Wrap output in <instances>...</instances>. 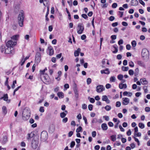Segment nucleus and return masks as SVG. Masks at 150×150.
Here are the masks:
<instances>
[{
	"mask_svg": "<svg viewBox=\"0 0 150 150\" xmlns=\"http://www.w3.org/2000/svg\"><path fill=\"white\" fill-rule=\"evenodd\" d=\"M30 115V110L27 108H25L23 110L22 113V118L25 121L28 120Z\"/></svg>",
	"mask_w": 150,
	"mask_h": 150,
	"instance_id": "1",
	"label": "nucleus"
},
{
	"mask_svg": "<svg viewBox=\"0 0 150 150\" xmlns=\"http://www.w3.org/2000/svg\"><path fill=\"white\" fill-rule=\"evenodd\" d=\"M24 13L23 11L21 10L19 13L18 17V22L19 25L22 27L23 25V22L24 20Z\"/></svg>",
	"mask_w": 150,
	"mask_h": 150,
	"instance_id": "2",
	"label": "nucleus"
},
{
	"mask_svg": "<svg viewBox=\"0 0 150 150\" xmlns=\"http://www.w3.org/2000/svg\"><path fill=\"white\" fill-rule=\"evenodd\" d=\"M39 144V136H35L33 139L32 142V146L34 149H36Z\"/></svg>",
	"mask_w": 150,
	"mask_h": 150,
	"instance_id": "3",
	"label": "nucleus"
},
{
	"mask_svg": "<svg viewBox=\"0 0 150 150\" xmlns=\"http://www.w3.org/2000/svg\"><path fill=\"white\" fill-rule=\"evenodd\" d=\"M149 51L146 48L143 49L142 52V56L144 60H147L149 57Z\"/></svg>",
	"mask_w": 150,
	"mask_h": 150,
	"instance_id": "4",
	"label": "nucleus"
},
{
	"mask_svg": "<svg viewBox=\"0 0 150 150\" xmlns=\"http://www.w3.org/2000/svg\"><path fill=\"white\" fill-rule=\"evenodd\" d=\"M48 137L47 133L45 131L42 132L40 135V140L41 142H44L47 139Z\"/></svg>",
	"mask_w": 150,
	"mask_h": 150,
	"instance_id": "5",
	"label": "nucleus"
},
{
	"mask_svg": "<svg viewBox=\"0 0 150 150\" xmlns=\"http://www.w3.org/2000/svg\"><path fill=\"white\" fill-rule=\"evenodd\" d=\"M16 42L15 41H12V40H9L6 43V46L7 47H12L13 49V47L16 45Z\"/></svg>",
	"mask_w": 150,
	"mask_h": 150,
	"instance_id": "6",
	"label": "nucleus"
},
{
	"mask_svg": "<svg viewBox=\"0 0 150 150\" xmlns=\"http://www.w3.org/2000/svg\"><path fill=\"white\" fill-rule=\"evenodd\" d=\"M78 27L79 30L77 31V33L79 34H81L84 29L83 24L81 23H79L78 25Z\"/></svg>",
	"mask_w": 150,
	"mask_h": 150,
	"instance_id": "7",
	"label": "nucleus"
},
{
	"mask_svg": "<svg viewBox=\"0 0 150 150\" xmlns=\"http://www.w3.org/2000/svg\"><path fill=\"white\" fill-rule=\"evenodd\" d=\"M41 60V54L39 52L36 54L35 57V62L37 64L39 63Z\"/></svg>",
	"mask_w": 150,
	"mask_h": 150,
	"instance_id": "8",
	"label": "nucleus"
},
{
	"mask_svg": "<svg viewBox=\"0 0 150 150\" xmlns=\"http://www.w3.org/2000/svg\"><path fill=\"white\" fill-rule=\"evenodd\" d=\"M105 89V88L102 85H99L96 87V91L98 93L103 91Z\"/></svg>",
	"mask_w": 150,
	"mask_h": 150,
	"instance_id": "9",
	"label": "nucleus"
},
{
	"mask_svg": "<svg viewBox=\"0 0 150 150\" xmlns=\"http://www.w3.org/2000/svg\"><path fill=\"white\" fill-rule=\"evenodd\" d=\"M122 104L124 105L128 104L129 101V99L127 98H122Z\"/></svg>",
	"mask_w": 150,
	"mask_h": 150,
	"instance_id": "10",
	"label": "nucleus"
},
{
	"mask_svg": "<svg viewBox=\"0 0 150 150\" xmlns=\"http://www.w3.org/2000/svg\"><path fill=\"white\" fill-rule=\"evenodd\" d=\"M140 81L141 83L143 85H146L148 83V81L146 80L145 78L140 79Z\"/></svg>",
	"mask_w": 150,
	"mask_h": 150,
	"instance_id": "11",
	"label": "nucleus"
},
{
	"mask_svg": "<svg viewBox=\"0 0 150 150\" xmlns=\"http://www.w3.org/2000/svg\"><path fill=\"white\" fill-rule=\"evenodd\" d=\"M11 49L12 48L10 47H8V48L5 50V53L6 54L12 53V51L11 50Z\"/></svg>",
	"mask_w": 150,
	"mask_h": 150,
	"instance_id": "12",
	"label": "nucleus"
},
{
	"mask_svg": "<svg viewBox=\"0 0 150 150\" xmlns=\"http://www.w3.org/2000/svg\"><path fill=\"white\" fill-rule=\"evenodd\" d=\"M48 51H49V54L51 56L54 53V50L53 48L51 47H48Z\"/></svg>",
	"mask_w": 150,
	"mask_h": 150,
	"instance_id": "13",
	"label": "nucleus"
},
{
	"mask_svg": "<svg viewBox=\"0 0 150 150\" xmlns=\"http://www.w3.org/2000/svg\"><path fill=\"white\" fill-rule=\"evenodd\" d=\"M102 100L105 101L107 103H109L110 101L106 96H102Z\"/></svg>",
	"mask_w": 150,
	"mask_h": 150,
	"instance_id": "14",
	"label": "nucleus"
},
{
	"mask_svg": "<svg viewBox=\"0 0 150 150\" xmlns=\"http://www.w3.org/2000/svg\"><path fill=\"white\" fill-rule=\"evenodd\" d=\"M100 72L102 74H108L110 73L109 69L108 68L106 69H105V70H101Z\"/></svg>",
	"mask_w": 150,
	"mask_h": 150,
	"instance_id": "15",
	"label": "nucleus"
},
{
	"mask_svg": "<svg viewBox=\"0 0 150 150\" xmlns=\"http://www.w3.org/2000/svg\"><path fill=\"white\" fill-rule=\"evenodd\" d=\"M81 50L80 48H78L76 50H75L74 52V55L75 57L78 56L79 55V53L80 52Z\"/></svg>",
	"mask_w": 150,
	"mask_h": 150,
	"instance_id": "16",
	"label": "nucleus"
},
{
	"mask_svg": "<svg viewBox=\"0 0 150 150\" xmlns=\"http://www.w3.org/2000/svg\"><path fill=\"white\" fill-rule=\"evenodd\" d=\"M101 128L103 130H106L108 129V126L106 123H103L101 125Z\"/></svg>",
	"mask_w": 150,
	"mask_h": 150,
	"instance_id": "17",
	"label": "nucleus"
},
{
	"mask_svg": "<svg viewBox=\"0 0 150 150\" xmlns=\"http://www.w3.org/2000/svg\"><path fill=\"white\" fill-rule=\"evenodd\" d=\"M34 135V134L32 132H31L30 133H28V137L27 138V139L28 140H29L31 138L33 137Z\"/></svg>",
	"mask_w": 150,
	"mask_h": 150,
	"instance_id": "18",
	"label": "nucleus"
},
{
	"mask_svg": "<svg viewBox=\"0 0 150 150\" xmlns=\"http://www.w3.org/2000/svg\"><path fill=\"white\" fill-rule=\"evenodd\" d=\"M119 87L120 89L126 88L127 87V85L125 84L120 83L119 84Z\"/></svg>",
	"mask_w": 150,
	"mask_h": 150,
	"instance_id": "19",
	"label": "nucleus"
},
{
	"mask_svg": "<svg viewBox=\"0 0 150 150\" xmlns=\"http://www.w3.org/2000/svg\"><path fill=\"white\" fill-rule=\"evenodd\" d=\"M8 94H4V96L3 97H1L0 98L1 99H3L4 101H6L7 100V99H8Z\"/></svg>",
	"mask_w": 150,
	"mask_h": 150,
	"instance_id": "20",
	"label": "nucleus"
},
{
	"mask_svg": "<svg viewBox=\"0 0 150 150\" xmlns=\"http://www.w3.org/2000/svg\"><path fill=\"white\" fill-rule=\"evenodd\" d=\"M8 141L7 139V137L6 136H5L4 137H3L2 141V143L3 144H5L6 142Z\"/></svg>",
	"mask_w": 150,
	"mask_h": 150,
	"instance_id": "21",
	"label": "nucleus"
},
{
	"mask_svg": "<svg viewBox=\"0 0 150 150\" xmlns=\"http://www.w3.org/2000/svg\"><path fill=\"white\" fill-rule=\"evenodd\" d=\"M137 64L140 66L142 67H144L145 65L144 63L141 61H138L137 62Z\"/></svg>",
	"mask_w": 150,
	"mask_h": 150,
	"instance_id": "22",
	"label": "nucleus"
},
{
	"mask_svg": "<svg viewBox=\"0 0 150 150\" xmlns=\"http://www.w3.org/2000/svg\"><path fill=\"white\" fill-rule=\"evenodd\" d=\"M2 111L4 115H6L7 113V109L5 106H4L2 108Z\"/></svg>",
	"mask_w": 150,
	"mask_h": 150,
	"instance_id": "23",
	"label": "nucleus"
},
{
	"mask_svg": "<svg viewBox=\"0 0 150 150\" xmlns=\"http://www.w3.org/2000/svg\"><path fill=\"white\" fill-rule=\"evenodd\" d=\"M57 95L60 98H63L64 97V93L62 92H58Z\"/></svg>",
	"mask_w": 150,
	"mask_h": 150,
	"instance_id": "24",
	"label": "nucleus"
},
{
	"mask_svg": "<svg viewBox=\"0 0 150 150\" xmlns=\"http://www.w3.org/2000/svg\"><path fill=\"white\" fill-rule=\"evenodd\" d=\"M19 35H16L13 36L11 38L12 40H13V41H16V40L17 39V38H18Z\"/></svg>",
	"mask_w": 150,
	"mask_h": 150,
	"instance_id": "25",
	"label": "nucleus"
},
{
	"mask_svg": "<svg viewBox=\"0 0 150 150\" xmlns=\"http://www.w3.org/2000/svg\"><path fill=\"white\" fill-rule=\"evenodd\" d=\"M74 91L75 95V96L76 98H78V91L76 88L74 89Z\"/></svg>",
	"mask_w": 150,
	"mask_h": 150,
	"instance_id": "26",
	"label": "nucleus"
},
{
	"mask_svg": "<svg viewBox=\"0 0 150 150\" xmlns=\"http://www.w3.org/2000/svg\"><path fill=\"white\" fill-rule=\"evenodd\" d=\"M138 1L136 0H132V6H135L137 5Z\"/></svg>",
	"mask_w": 150,
	"mask_h": 150,
	"instance_id": "27",
	"label": "nucleus"
},
{
	"mask_svg": "<svg viewBox=\"0 0 150 150\" xmlns=\"http://www.w3.org/2000/svg\"><path fill=\"white\" fill-rule=\"evenodd\" d=\"M129 69V67H128L122 66V70L123 71H127Z\"/></svg>",
	"mask_w": 150,
	"mask_h": 150,
	"instance_id": "28",
	"label": "nucleus"
},
{
	"mask_svg": "<svg viewBox=\"0 0 150 150\" xmlns=\"http://www.w3.org/2000/svg\"><path fill=\"white\" fill-rule=\"evenodd\" d=\"M82 127L81 126H79L78 128L76 129V132L77 133L82 132Z\"/></svg>",
	"mask_w": 150,
	"mask_h": 150,
	"instance_id": "29",
	"label": "nucleus"
},
{
	"mask_svg": "<svg viewBox=\"0 0 150 150\" xmlns=\"http://www.w3.org/2000/svg\"><path fill=\"white\" fill-rule=\"evenodd\" d=\"M111 140L113 142H114L116 140V135H112L110 136Z\"/></svg>",
	"mask_w": 150,
	"mask_h": 150,
	"instance_id": "30",
	"label": "nucleus"
},
{
	"mask_svg": "<svg viewBox=\"0 0 150 150\" xmlns=\"http://www.w3.org/2000/svg\"><path fill=\"white\" fill-rule=\"evenodd\" d=\"M134 137H141V134L140 132H135L134 133Z\"/></svg>",
	"mask_w": 150,
	"mask_h": 150,
	"instance_id": "31",
	"label": "nucleus"
},
{
	"mask_svg": "<svg viewBox=\"0 0 150 150\" xmlns=\"http://www.w3.org/2000/svg\"><path fill=\"white\" fill-rule=\"evenodd\" d=\"M139 127L141 129H143L144 127V125L142 122H140L139 124Z\"/></svg>",
	"mask_w": 150,
	"mask_h": 150,
	"instance_id": "32",
	"label": "nucleus"
},
{
	"mask_svg": "<svg viewBox=\"0 0 150 150\" xmlns=\"http://www.w3.org/2000/svg\"><path fill=\"white\" fill-rule=\"evenodd\" d=\"M105 109L107 111L110 110L111 109V107L110 106L107 105L105 107Z\"/></svg>",
	"mask_w": 150,
	"mask_h": 150,
	"instance_id": "33",
	"label": "nucleus"
},
{
	"mask_svg": "<svg viewBox=\"0 0 150 150\" xmlns=\"http://www.w3.org/2000/svg\"><path fill=\"white\" fill-rule=\"evenodd\" d=\"M133 137L134 138L135 141L137 142L138 145L139 146L140 145V142L139 139L133 136Z\"/></svg>",
	"mask_w": 150,
	"mask_h": 150,
	"instance_id": "34",
	"label": "nucleus"
},
{
	"mask_svg": "<svg viewBox=\"0 0 150 150\" xmlns=\"http://www.w3.org/2000/svg\"><path fill=\"white\" fill-rule=\"evenodd\" d=\"M115 78L114 76H111L110 78V81L111 82H114L115 81Z\"/></svg>",
	"mask_w": 150,
	"mask_h": 150,
	"instance_id": "35",
	"label": "nucleus"
},
{
	"mask_svg": "<svg viewBox=\"0 0 150 150\" xmlns=\"http://www.w3.org/2000/svg\"><path fill=\"white\" fill-rule=\"evenodd\" d=\"M123 76L122 74H119L117 76L118 79L120 80H122V79H123Z\"/></svg>",
	"mask_w": 150,
	"mask_h": 150,
	"instance_id": "36",
	"label": "nucleus"
},
{
	"mask_svg": "<svg viewBox=\"0 0 150 150\" xmlns=\"http://www.w3.org/2000/svg\"><path fill=\"white\" fill-rule=\"evenodd\" d=\"M88 99H89L90 101L92 103H94L95 100L93 98H91L89 97L88 98Z\"/></svg>",
	"mask_w": 150,
	"mask_h": 150,
	"instance_id": "37",
	"label": "nucleus"
},
{
	"mask_svg": "<svg viewBox=\"0 0 150 150\" xmlns=\"http://www.w3.org/2000/svg\"><path fill=\"white\" fill-rule=\"evenodd\" d=\"M143 88L144 91L145 93H146L148 92L147 86H144L143 87Z\"/></svg>",
	"mask_w": 150,
	"mask_h": 150,
	"instance_id": "38",
	"label": "nucleus"
},
{
	"mask_svg": "<svg viewBox=\"0 0 150 150\" xmlns=\"http://www.w3.org/2000/svg\"><path fill=\"white\" fill-rule=\"evenodd\" d=\"M66 115V113H64V112H63L61 113L60 114V117L62 118L64 117H65Z\"/></svg>",
	"mask_w": 150,
	"mask_h": 150,
	"instance_id": "39",
	"label": "nucleus"
},
{
	"mask_svg": "<svg viewBox=\"0 0 150 150\" xmlns=\"http://www.w3.org/2000/svg\"><path fill=\"white\" fill-rule=\"evenodd\" d=\"M91 82V79L90 78H88L87 79V83L88 85L90 84Z\"/></svg>",
	"mask_w": 150,
	"mask_h": 150,
	"instance_id": "40",
	"label": "nucleus"
},
{
	"mask_svg": "<svg viewBox=\"0 0 150 150\" xmlns=\"http://www.w3.org/2000/svg\"><path fill=\"white\" fill-rule=\"evenodd\" d=\"M75 145V142L74 141H72L70 144V146L71 148H73Z\"/></svg>",
	"mask_w": 150,
	"mask_h": 150,
	"instance_id": "41",
	"label": "nucleus"
},
{
	"mask_svg": "<svg viewBox=\"0 0 150 150\" xmlns=\"http://www.w3.org/2000/svg\"><path fill=\"white\" fill-rule=\"evenodd\" d=\"M117 5L116 3H114L112 4V7L113 8H115L117 6Z\"/></svg>",
	"mask_w": 150,
	"mask_h": 150,
	"instance_id": "42",
	"label": "nucleus"
},
{
	"mask_svg": "<svg viewBox=\"0 0 150 150\" xmlns=\"http://www.w3.org/2000/svg\"><path fill=\"white\" fill-rule=\"evenodd\" d=\"M98 120L97 118H94L92 120V122L93 123H95L97 122Z\"/></svg>",
	"mask_w": 150,
	"mask_h": 150,
	"instance_id": "43",
	"label": "nucleus"
},
{
	"mask_svg": "<svg viewBox=\"0 0 150 150\" xmlns=\"http://www.w3.org/2000/svg\"><path fill=\"white\" fill-rule=\"evenodd\" d=\"M93 107V105L92 104H90L88 105V108L89 110L91 111L92 110Z\"/></svg>",
	"mask_w": 150,
	"mask_h": 150,
	"instance_id": "44",
	"label": "nucleus"
},
{
	"mask_svg": "<svg viewBox=\"0 0 150 150\" xmlns=\"http://www.w3.org/2000/svg\"><path fill=\"white\" fill-rule=\"evenodd\" d=\"M115 19V17L112 16H110L109 18V20L110 21H112Z\"/></svg>",
	"mask_w": 150,
	"mask_h": 150,
	"instance_id": "45",
	"label": "nucleus"
},
{
	"mask_svg": "<svg viewBox=\"0 0 150 150\" xmlns=\"http://www.w3.org/2000/svg\"><path fill=\"white\" fill-rule=\"evenodd\" d=\"M119 14L118 15L120 16V18L122 17L123 15V14L124 12L122 11H119L118 12Z\"/></svg>",
	"mask_w": 150,
	"mask_h": 150,
	"instance_id": "46",
	"label": "nucleus"
},
{
	"mask_svg": "<svg viewBox=\"0 0 150 150\" xmlns=\"http://www.w3.org/2000/svg\"><path fill=\"white\" fill-rule=\"evenodd\" d=\"M136 44V42L134 40L132 42V46L133 47H135Z\"/></svg>",
	"mask_w": 150,
	"mask_h": 150,
	"instance_id": "47",
	"label": "nucleus"
},
{
	"mask_svg": "<svg viewBox=\"0 0 150 150\" xmlns=\"http://www.w3.org/2000/svg\"><path fill=\"white\" fill-rule=\"evenodd\" d=\"M121 105V103L119 101H117L116 103V106L117 107H118L120 106Z\"/></svg>",
	"mask_w": 150,
	"mask_h": 150,
	"instance_id": "48",
	"label": "nucleus"
},
{
	"mask_svg": "<svg viewBox=\"0 0 150 150\" xmlns=\"http://www.w3.org/2000/svg\"><path fill=\"white\" fill-rule=\"evenodd\" d=\"M83 119L85 121V123L86 125L88 124V122L87 121V119H86V117L85 116H83Z\"/></svg>",
	"mask_w": 150,
	"mask_h": 150,
	"instance_id": "49",
	"label": "nucleus"
},
{
	"mask_svg": "<svg viewBox=\"0 0 150 150\" xmlns=\"http://www.w3.org/2000/svg\"><path fill=\"white\" fill-rule=\"evenodd\" d=\"M119 128L120 129V130L122 132H124L125 129H124L122 127L121 125H119Z\"/></svg>",
	"mask_w": 150,
	"mask_h": 150,
	"instance_id": "50",
	"label": "nucleus"
},
{
	"mask_svg": "<svg viewBox=\"0 0 150 150\" xmlns=\"http://www.w3.org/2000/svg\"><path fill=\"white\" fill-rule=\"evenodd\" d=\"M96 132L95 131L92 132V135L93 137H96Z\"/></svg>",
	"mask_w": 150,
	"mask_h": 150,
	"instance_id": "51",
	"label": "nucleus"
},
{
	"mask_svg": "<svg viewBox=\"0 0 150 150\" xmlns=\"http://www.w3.org/2000/svg\"><path fill=\"white\" fill-rule=\"evenodd\" d=\"M39 111L41 112H44V107H40L39 109Z\"/></svg>",
	"mask_w": 150,
	"mask_h": 150,
	"instance_id": "52",
	"label": "nucleus"
},
{
	"mask_svg": "<svg viewBox=\"0 0 150 150\" xmlns=\"http://www.w3.org/2000/svg\"><path fill=\"white\" fill-rule=\"evenodd\" d=\"M129 93V94H131V93L130 92H127V91H125L123 92V95L124 96H127L128 93Z\"/></svg>",
	"mask_w": 150,
	"mask_h": 150,
	"instance_id": "53",
	"label": "nucleus"
},
{
	"mask_svg": "<svg viewBox=\"0 0 150 150\" xmlns=\"http://www.w3.org/2000/svg\"><path fill=\"white\" fill-rule=\"evenodd\" d=\"M82 17L86 19L88 18V16L86 14H83L81 15Z\"/></svg>",
	"mask_w": 150,
	"mask_h": 150,
	"instance_id": "54",
	"label": "nucleus"
},
{
	"mask_svg": "<svg viewBox=\"0 0 150 150\" xmlns=\"http://www.w3.org/2000/svg\"><path fill=\"white\" fill-rule=\"evenodd\" d=\"M146 112H148L150 111V108L149 107H146L145 108Z\"/></svg>",
	"mask_w": 150,
	"mask_h": 150,
	"instance_id": "55",
	"label": "nucleus"
},
{
	"mask_svg": "<svg viewBox=\"0 0 150 150\" xmlns=\"http://www.w3.org/2000/svg\"><path fill=\"white\" fill-rule=\"evenodd\" d=\"M49 2V0H44L43 4L44 6H45V4H47Z\"/></svg>",
	"mask_w": 150,
	"mask_h": 150,
	"instance_id": "56",
	"label": "nucleus"
},
{
	"mask_svg": "<svg viewBox=\"0 0 150 150\" xmlns=\"http://www.w3.org/2000/svg\"><path fill=\"white\" fill-rule=\"evenodd\" d=\"M139 3L143 6H144L145 5V3L142 0H139Z\"/></svg>",
	"mask_w": 150,
	"mask_h": 150,
	"instance_id": "57",
	"label": "nucleus"
},
{
	"mask_svg": "<svg viewBox=\"0 0 150 150\" xmlns=\"http://www.w3.org/2000/svg\"><path fill=\"white\" fill-rule=\"evenodd\" d=\"M117 58L118 59L120 60L122 58V55L120 54L117 55Z\"/></svg>",
	"mask_w": 150,
	"mask_h": 150,
	"instance_id": "58",
	"label": "nucleus"
},
{
	"mask_svg": "<svg viewBox=\"0 0 150 150\" xmlns=\"http://www.w3.org/2000/svg\"><path fill=\"white\" fill-rule=\"evenodd\" d=\"M53 29V27L52 25H50L48 27L49 31L50 32L52 31Z\"/></svg>",
	"mask_w": 150,
	"mask_h": 150,
	"instance_id": "59",
	"label": "nucleus"
},
{
	"mask_svg": "<svg viewBox=\"0 0 150 150\" xmlns=\"http://www.w3.org/2000/svg\"><path fill=\"white\" fill-rule=\"evenodd\" d=\"M105 87L106 88L109 89L110 88L111 85L109 83H107Z\"/></svg>",
	"mask_w": 150,
	"mask_h": 150,
	"instance_id": "60",
	"label": "nucleus"
},
{
	"mask_svg": "<svg viewBox=\"0 0 150 150\" xmlns=\"http://www.w3.org/2000/svg\"><path fill=\"white\" fill-rule=\"evenodd\" d=\"M118 25L117 22H115L112 23V25L113 27H115L116 26Z\"/></svg>",
	"mask_w": 150,
	"mask_h": 150,
	"instance_id": "61",
	"label": "nucleus"
},
{
	"mask_svg": "<svg viewBox=\"0 0 150 150\" xmlns=\"http://www.w3.org/2000/svg\"><path fill=\"white\" fill-rule=\"evenodd\" d=\"M127 60H124L123 61V65L125 66H126V65H127Z\"/></svg>",
	"mask_w": 150,
	"mask_h": 150,
	"instance_id": "62",
	"label": "nucleus"
},
{
	"mask_svg": "<svg viewBox=\"0 0 150 150\" xmlns=\"http://www.w3.org/2000/svg\"><path fill=\"white\" fill-rule=\"evenodd\" d=\"M123 43V40L122 39L120 40L118 42V44L119 45H120L122 44Z\"/></svg>",
	"mask_w": 150,
	"mask_h": 150,
	"instance_id": "63",
	"label": "nucleus"
},
{
	"mask_svg": "<svg viewBox=\"0 0 150 150\" xmlns=\"http://www.w3.org/2000/svg\"><path fill=\"white\" fill-rule=\"evenodd\" d=\"M86 38V36L85 35H83L81 37V38L82 40H84Z\"/></svg>",
	"mask_w": 150,
	"mask_h": 150,
	"instance_id": "64",
	"label": "nucleus"
}]
</instances>
